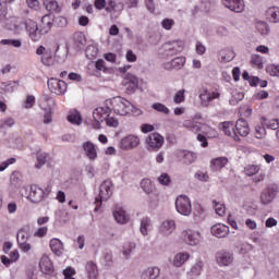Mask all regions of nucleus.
Returning <instances> with one entry per match:
<instances>
[{
  "mask_svg": "<svg viewBox=\"0 0 279 279\" xmlns=\"http://www.w3.org/2000/svg\"><path fill=\"white\" fill-rule=\"evenodd\" d=\"M106 106H109L110 109L120 117H125L126 114H130L133 108L132 102L121 96H117L111 98L110 100H106Z\"/></svg>",
  "mask_w": 279,
  "mask_h": 279,
  "instance_id": "f257e3e1",
  "label": "nucleus"
},
{
  "mask_svg": "<svg viewBox=\"0 0 279 279\" xmlns=\"http://www.w3.org/2000/svg\"><path fill=\"white\" fill-rule=\"evenodd\" d=\"M112 197V181L105 180L99 186L98 197L95 199V213H99L104 202H108Z\"/></svg>",
  "mask_w": 279,
  "mask_h": 279,
  "instance_id": "f03ea898",
  "label": "nucleus"
},
{
  "mask_svg": "<svg viewBox=\"0 0 279 279\" xmlns=\"http://www.w3.org/2000/svg\"><path fill=\"white\" fill-rule=\"evenodd\" d=\"M175 208L179 215H183V217H191L193 213V205L191 204V198L186 195H180L175 199Z\"/></svg>",
  "mask_w": 279,
  "mask_h": 279,
  "instance_id": "7ed1b4c3",
  "label": "nucleus"
},
{
  "mask_svg": "<svg viewBox=\"0 0 279 279\" xmlns=\"http://www.w3.org/2000/svg\"><path fill=\"white\" fill-rule=\"evenodd\" d=\"M112 109L110 108V105H106L105 107H98L94 110L93 117H94V123L93 128L94 130H99L101 128V123L110 117V112Z\"/></svg>",
  "mask_w": 279,
  "mask_h": 279,
  "instance_id": "20e7f679",
  "label": "nucleus"
},
{
  "mask_svg": "<svg viewBox=\"0 0 279 279\" xmlns=\"http://www.w3.org/2000/svg\"><path fill=\"white\" fill-rule=\"evenodd\" d=\"M49 193H51L49 187H47L45 191L38 185H31L29 195L26 196V199L32 202V204H40V202H43V199H45Z\"/></svg>",
  "mask_w": 279,
  "mask_h": 279,
  "instance_id": "39448f33",
  "label": "nucleus"
},
{
  "mask_svg": "<svg viewBox=\"0 0 279 279\" xmlns=\"http://www.w3.org/2000/svg\"><path fill=\"white\" fill-rule=\"evenodd\" d=\"M32 234L29 233L28 228H22L17 231L16 241L20 250L27 254V252H32V244H29V238Z\"/></svg>",
  "mask_w": 279,
  "mask_h": 279,
  "instance_id": "423d86ee",
  "label": "nucleus"
},
{
  "mask_svg": "<svg viewBox=\"0 0 279 279\" xmlns=\"http://www.w3.org/2000/svg\"><path fill=\"white\" fill-rule=\"evenodd\" d=\"M181 239L184 243L192 246L199 245L204 241V236H202L199 231H193L191 229L183 230Z\"/></svg>",
  "mask_w": 279,
  "mask_h": 279,
  "instance_id": "0eeeda50",
  "label": "nucleus"
},
{
  "mask_svg": "<svg viewBox=\"0 0 279 279\" xmlns=\"http://www.w3.org/2000/svg\"><path fill=\"white\" fill-rule=\"evenodd\" d=\"M148 151H158L165 145V137L159 133H151L146 137Z\"/></svg>",
  "mask_w": 279,
  "mask_h": 279,
  "instance_id": "6e6552de",
  "label": "nucleus"
},
{
  "mask_svg": "<svg viewBox=\"0 0 279 279\" xmlns=\"http://www.w3.org/2000/svg\"><path fill=\"white\" fill-rule=\"evenodd\" d=\"M141 145V138L137 135L131 134L126 135L119 142L120 149L124 151H130V149H136Z\"/></svg>",
  "mask_w": 279,
  "mask_h": 279,
  "instance_id": "1a4fd4ad",
  "label": "nucleus"
},
{
  "mask_svg": "<svg viewBox=\"0 0 279 279\" xmlns=\"http://www.w3.org/2000/svg\"><path fill=\"white\" fill-rule=\"evenodd\" d=\"M41 110H44L46 113L44 114V123L47 125L53 121L51 114V106H53V98L49 96H44L43 101L39 104Z\"/></svg>",
  "mask_w": 279,
  "mask_h": 279,
  "instance_id": "9d476101",
  "label": "nucleus"
},
{
  "mask_svg": "<svg viewBox=\"0 0 279 279\" xmlns=\"http://www.w3.org/2000/svg\"><path fill=\"white\" fill-rule=\"evenodd\" d=\"M36 54L41 56L40 62L46 66H51L53 64V50L51 48H46L45 46H39L36 49Z\"/></svg>",
  "mask_w": 279,
  "mask_h": 279,
  "instance_id": "9b49d317",
  "label": "nucleus"
},
{
  "mask_svg": "<svg viewBox=\"0 0 279 279\" xmlns=\"http://www.w3.org/2000/svg\"><path fill=\"white\" fill-rule=\"evenodd\" d=\"M48 88L50 93L54 95H64L66 93V82L58 80V78H50L48 80Z\"/></svg>",
  "mask_w": 279,
  "mask_h": 279,
  "instance_id": "f8f14e48",
  "label": "nucleus"
},
{
  "mask_svg": "<svg viewBox=\"0 0 279 279\" xmlns=\"http://www.w3.org/2000/svg\"><path fill=\"white\" fill-rule=\"evenodd\" d=\"M216 263L219 267H230L234 263V255L228 251H219L216 253Z\"/></svg>",
  "mask_w": 279,
  "mask_h": 279,
  "instance_id": "ddd939ff",
  "label": "nucleus"
},
{
  "mask_svg": "<svg viewBox=\"0 0 279 279\" xmlns=\"http://www.w3.org/2000/svg\"><path fill=\"white\" fill-rule=\"evenodd\" d=\"M182 49H184L182 41H170L163 45V54H166L167 58H171V56L181 53Z\"/></svg>",
  "mask_w": 279,
  "mask_h": 279,
  "instance_id": "4468645a",
  "label": "nucleus"
},
{
  "mask_svg": "<svg viewBox=\"0 0 279 279\" xmlns=\"http://www.w3.org/2000/svg\"><path fill=\"white\" fill-rule=\"evenodd\" d=\"M25 27L33 43H38L40 38V28H38V23L34 20H26Z\"/></svg>",
  "mask_w": 279,
  "mask_h": 279,
  "instance_id": "2eb2a0df",
  "label": "nucleus"
},
{
  "mask_svg": "<svg viewBox=\"0 0 279 279\" xmlns=\"http://www.w3.org/2000/svg\"><path fill=\"white\" fill-rule=\"evenodd\" d=\"M175 228H177L175 220L167 219L160 223L158 228V232L160 236L167 238V236H171V234L175 232Z\"/></svg>",
  "mask_w": 279,
  "mask_h": 279,
  "instance_id": "dca6fc26",
  "label": "nucleus"
},
{
  "mask_svg": "<svg viewBox=\"0 0 279 279\" xmlns=\"http://www.w3.org/2000/svg\"><path fill=\"white\" fill-rule=\"evenodd\" d=\"M122 84L126 87V93L132 95V93L138 88V77H136L134 74L128 73L124 75Z\"/></svg>",
  "mask_w": 279,
  "mask_h": 279,
  "instance_id": "f3484780",
  "label": "nucleus"
},
{
  "mask_svg": "<svg viewBox=\"0 0 279 279\" xmlns=\"http://www.w3.org/2000/svg\"><path fill=\"white\" fill-rule=\"evenodd\" d=\"M219 97H221L219 92L210 93L208 89H205L199 94L201 106H203V108H208L213 99H219Z\"/></svg>",
  "mask_w": 279,
  "mask_h": 279,
  "instance_id": "a211bd4d",
  "label": "nucleus"
},
{
  "mask_svg": "<svg viewBox=\"0 0 279 279\" xmlns=\"http://www.w3.org/2000/svg\"><path fill=\"white\" fill-rule=\"evenodd\" d=\"M82 147H83V151H84V155L86 156V158H88V160H90L92 162L95 161V159L98 156L97 145H95L90 141H87L82 144Z\"/></svg>",
  "mask_w": 279,
  "mask_h": 279,
  "instance_id": "6ab92c4d",
  "label": "nucleus"
},
{
  "mask_svg": "<svg viewBox=\"0 0 279 279\" xmlns=\"http://www.w3.org/2000/svg\"><path fill=\"white\" fill-rule=\"evenodd\" d=\"M210 232L213 236H216L217 239H226V236L230 234V227L223 223H217L210 228Z\"/></svg>",
  "mask_w": 279,
  "mask_h": 279,
  "instance_id": "aec40b11",
  "label": "nucleus"
},
{
  "mask_svg": "<svg viewBox=\"0 0 279 279\" xmlns=\"http://www.w3.org/2000/svg\"><path fill=\"white\" fill-rule=\"evenodd\" d=\"M222 5L231 10V12L241 13L245 10V2L243 0H222Z\"/></svg>",
  "mask_w": 279,
  "mask_h": 279,
  "instance_id": "412c9836",
  "label": "nucleus"
},
{
  "mask_svg": "<svg viewBox=\"0 0 279 279\" xmlns=\"http://www.w3.org/2000/svg\"><path fill=\"white\" fill-rule=\"evenodd\" d=\"M113 218L116 219L117 223L124 226L130 221V214L125 211L123 207L117 206L113 210Z\"/></svg>",
  "mask_w": 279,
  "mask_h": 279,
  "instance_id": "4be33fe9",
  "label": "nucleus"
},
{
  "mask_svg": "<svg viewBox=\"0 0 279 279\" xmlns=\"http://www.w3.org/2000/svg\"><path fill=\"white\" fill-rule=\"evenodd\" d=\"M184 64H186V58L177 57L172 59L170 62L165 63L163 69H166V71H171L173 69H175L177 71H180V69H182Z\"/></svg>",
  "mask_w": 279,
  "mask_h": 279,
  "instance_id": "5701e85b",
  "label": "nucleus"
},
{
  "mask_svg": "<svg viewBox=\"0 0 279 279\" xmlns=\"http://www.w3.org/2000/svg\"><path fill=\"white\" fill-rule=\"evenodd\" d=\"M234 134H239L240 136H243V137L250 134V124H247V121H245V119H239L235 122Z\"/></svg>",
  "mask_w": 279,
  "mask_h": 279,
  "instance_id": "b1692460",
  "label": "nucleus"
},
{
  "mask_svg": "<svg viewBox=\"0 0 279 279\" xmlns=\"http://www.w3.org/2000/svg\"><path fill=\"white\" fill-rule=\"evenodd\" d=\"M39 269L43 274H53V264L47 255H43L39 260Z\"/></svg>",
  "mask_w": 279,
  "mask_h": 279,
  "instance_id": "393cba45",
  "label": "nucleus"
},
{
  "mask_svg": "<svg viewBox=\"0 0 279 279\" xmlns=\"http://www.w3.org/2000/svg\"><path fill=\"white\" fill-rule=\"evenodd\" d=\"M85 271L88 279L99 278V269L97 268V264L93 260H89L85 264Z\"/></svg>",
  "mask_w": 279,
  "mask_h": 279,
  "instance_id": "a878e982",
  "label": "nucleus"
},
{
  "mask_svg": "<svg viewBox=\"0 0 279 279\" xmlns=\"http://www.w3.org/2000/svg\"><path fill=\"white\" fill-rule=\"evenodd\" d=\"M160 278V268L148 267L141 272V279H158Z\"/></svg>",
  "mask_w": 279,
  "mask_h": 279,
  "instance_id": "bb28decb",
  "label": "nucleus"
},
{
  "mask_svg": "<svg viewBox=\"0 0 279 279\" xmlns=\"http://www.w3.org/2000/svg\"><path fill=\"white\" fill-rule=\"evenodd\" d=\"M52 26L53 23L51 22V17H49V15H44L41 17V24L39 25V36H45V34H49Z\"/></svg>",
  "mask_w": 279,
  "mask_h": 279,
  "instance_id": "cd10ccee",
  "label": "nucleus"
},
{
  "mask_svg": "<svg viewBox=\"0 0 279 279\" xmlns=\"http://www.w3.org/2000/svg\"><path fill=\"white\" fill-rule=\"evenodd\" d=\"M226 165H228V157H217L210 160L209 167L211 171H221Z\"/></svg>",
  "mask_w": 279,
  "mask_h": 279,
  "instance_id": "c85d7f7f",
  "label": "nucleus"
},
{
  "mask_svg": "<svg viewBox=\"0 0 279 279\" xmlns=\"http://www.w3.org/2000/svg\"><path fill=\"white\" fill-rule=\"evenodd\" d=\"M190 258H191V254L186 252L178 253L173 257L172 265L173 267H182V265H184V263H186V260H189Z\"/></svg>",
  "mask_w": 279,
  "mask_h": 279,
  "instance_id": "c756f323",
  "label": "nucleus"
},
{
  "mask_svg": "<svg viewBox=\"0 0 279 279\" xmlns=\"http://www.w3.org/2000/svg\"><path fill=\"white\" fill-rule=\"evenodd\" d=\"M50 250H52L56 256H62V252H64V245L59 239H52L50 240Z\"/></svg>",
  "mask_w": 279,
  "mask_h": 279,
  "instance_id": "7c9ffc66",
  "label": "nucleus"
},
{
  "mask_svg": "<svg viewBox=\"0 0 279 279\" xmlns=\"http://www.w3.org/2000/svg\"><path fill=\"white\" fill-rule=\"evenodd\" d=\"M266 19L270 21V23H279V8L270 7L266 11Z\"/></svg>",
  "mask_w": 279,
  "mask_h": 279,
  "instance_id": "2f4dec72",
  "label": "nucleus"
},
{
  "mask_svg": "<svg viewBox=\"0 0 279 279\" xmlns=\"http://www.w3.org/2000/svg\"><path fill=\"white\" fill-rule=\"evenodd\" d=\"M151 228V219L144 217L140 222V232L143 236H147L149 234V229Z\"/></svg>",
  "mask_w": 279,
  "mask_h": 279,
  "instance_id": "473e14b6",
  "label": "nucleus"
},
{
  "mask_svg": "<svg viewBox=\"0 0 279 279\" xmlns=\"http://www.w3.org/2000/svg\"><path fill=\"white\" fill-rule=\"evenodd\" d=\"M136 250V243L134 242H128L123 245L122 248V255L126 260H130V257L132 256V252Z\"/></svg>",
  "mask_w": 279,
  "mask_h": 279,
  "instance_id": "72a5a7b5",
  "label": "nucleus"
},
{
  "mask_svg": "<svg viewBox=\"0 0 279 279\" xmlns=\"http://www.w3.org/2000/svg\"><path fill=\"white\" fill-rule=\"evenodd\" d=\"M245 95L243 93L239 92V89H232L231 90V98L229 99L230 106H236L239 101H243V98Z\"/></svg>",
  "mask_w": 279,
  "mask_h": 279,
  "instance_id": "f704fd0d",
  "label": "nucleus"
},
{
  "mask_svg": "<svg viewBox=\"0 0 279 279\" xmlns=\"http://www.w3.org/2000/svg\"><path fill=\"white\" fill-rule=\"evenodd\" d=\"M184 165H193L197 160V155L193 151L183 150L181 151Z\"/></svg>",
  "mask_w": 279,
  "mask_h": 279,
  "instance_id": "c9c22d12",
  "label": "nucleus"
},
{
  "mask_svg": "<svg viewBox=\"0 0 279 279\" xmlns=\"http://www.w3.org/2000/svg\"><path fill=\"white\" fill-rule=\"evenodd\" d=\"M68 121L72 123V125H82V116L77 110L70 111Z\"/></svg>",
  "mask_w": 279,
  "mask_h": 279,
  "instance_id": "e433bc0d",
  "label": "nucleus"
},
{
  "mask_svg": "<svg viewBox=\"0 0 279 279\" xmlns=\"http://www.w3.org/2000/svg\"><path fill=\"white\" fill-rule=\"evenodd\" d=\"M202 269H204V262L198 259L190 269V274L194 277L202 276Z\"/></svg>",
  "mask_w": 279,
  "mask_h": 279,
  "instance_id": "4c0bfd02",
  "label": "nucleus"
},
{
  "mask_svg": "<svg viewBox=\"0 0 279 279\" xmlns=\"http://www.w3.org/2000/svg\"><path fill=\"white\" fill-rule=\"evenodd\" d=\"M19 86V82L16 81H9V82H2L1 83V90H4V93H14V89Z\"/></svg>",
  "mask_w": 279,
  "mask_h": 279,
  "instance_id": "58836bf2",
  "label": "nucleus"
},
{
  "mask_svg": "<svg viewBox=\"0 0 279 279\" xmlns=\"http://www.w3.org/2000/svg\"><path fill=\"white\" fill-rule=\"evenodd\" d=\"M97 53H99V49L95 45L87 46L85 50V56L88 60H93L97 58Z\"/></svg>",
  "mask_w": 279,
  "mask_h": 279,
  "instance_id": "ea45409f",
  "label": "nucleus"
},
{
  "mask_svg": "<svg viewBox=\"0 0 279 279\" xmlns=\"http://www.w3.org/2000/svg\"><path fill=\"white\" fill-rule=\"evenodd\" d=\"M44 5L48 12H60V7L56 0H45Z\"/></svg>",
  "mask_w": 279,
  "mask_h": 279,
  "instance_id": "a19ab883",
  "label": "nucleus"
},
{
  "mask_svg": "<svg viewBox=\"0 0 279 279\" xmlns=\"http://www.w3.org/2000/svg\"><path fill=\"white\" fill-rule=\"evenodd\" d=\"M219 56L222 62H231V60H234V52L232 50H220Z\"/></svg>",
  "mask_w": 279,
  "mask_h": 279,
  "instance_id": "79ce46f5",
  "label": "nucleus"
},
{
  "mask_svg": "<svg viewBox=\"0 0 279 279\" xmlns=\"http://www.w3.org/2000/svg\"><path fill=\"white\" fill-rule=\"evenodd\" d=\"M256 29L259 32L260 36H268L269 35V24L266 22H257Z\"/></svg>",
  "mask_w": 279,
  "mask_h": 279,
  "instance_id": "37998d69",
  "label": "nucleus"
},
{
  "mask_svg": "<svg viewBox=\"0 0 279 279\" xmlns=\"http://www.w3.org/2000/svg\"><path fill=\"white\" fill-rule=\"evenodd\" d=\"M220 128L227 136H232V132H234V124L232 122H221Z\"/></svg>",
  "mask_w": 279,
  "mask_h": 279,
  "instance_id": "c03bdc74",
  "label": "nucleus"
},
{
  "mask_svg": "<svg viewBox=\"0 0 279 279\" xmlns=\"http://www.w3.org/2000/svg\"><path fill=\"white\" fill-rule=\"evenodd\" d=\"M262 125L268 128L269 130H278L279 123L276 119L267 120L265 118L262 119Z\"/></svg>",
  "mask_w": 279,
  "mask_h": 279,
  "instance_id": "a18cd8bd",
  "label": "nucleus"
},
{
  "mask_svg": "<svg viewBox=\"0 0 279 279\" xmlns=\"http://www.w3.org/2000/svg\"><path fill=\"white\" fill-rule=\"evenodd\" d=\"M260 171V166L258 165H248L244 168V172L246 175L252 177L256 175Z\"/></svg>",
  "mask_w": 279,
  "mask_h": 279,
  "instance_id": "49530a36",
  "label": "nucleus"
},
{
  "mask_svg": "<svg viewBox=\"0 0 279 279\" xmlns=\"http://www.w3.org/2000/svg\"><path fill=\"white\" fill-rule=\"evenodd\" d=\"M47 158H49V155L47 153H40L37 155V163L35 165L36 169H40L46 165Z\"/></svg>",
  "mask_w": 279,
  "mask_h": 279,
  "instance_id": "de8ad7c7",
  "label": "nucleus"
},
{
  "mask_svg": "<svg viewBox=\"0 0 279 279\" xmlns=\"http://www.w3.org/2000/svg\"><path fill=\"white\" fill-rule=\"evenodd\" d=\"M260 202L264 205L271 204L274 202V194H271V192H263L260 195Z\"/></svg>",
  "mask_w": 279,
  "mask_h": 279,
  "instance_id": "09e8293b",
  "label": "nucleus"
},
{
  "mask_svg": "<svg viewBox=\"0 0 279 279\" xmlns=\"http://www.w3.org/2000/svg\"><path fill=\"white\" fill-rule=\"evenodd\" d=\"M141 186L143 191H145L147 194L151 193L154 191V185H151V180L149 179H144L141 182Z\"/></svg>",
  "mask_w": 279,
  "mask_h": 279,
  "instance_id": "8fccbe9b",
  "label": "nucleus"
},
{
  "mask_svg": "<svg viewBox=\"0 0 279 279\" xmlns=\"http://www.w3.org/2000/svg\"><path fill=\"white\" fill-rule=\"evenodd\" d=\"M214 208L216 210V214L219 215V217H223L226 215V205L220 204L217 201H214Z\"/></svg>",
  "mask_w": 279,
  "mask_h": 279,
  "instance_id": "3c124183",
  "label": "nucleus"
},
{
  "mask_svg": "<svg viewBox=\"0 0 279 279\" xmlns=\"http://www.w3.org/2000/svg\"><path fill=\"white\" fill-rule=\"evenodd\" d=\"M208 130V125L202 124V122L194 121V124L192 125L191 132H206Z\"/></svg>",
  "mask_w": 279,
  "mask_h": 279,
  "instance_id": "603ef678",
  "label": "nucleus"
},
{
  "mask_svg": "<svg viewBox=\"0 0 279 279\" xmlns=\"http://www.w3.org/2000/svg\"><path fill=\"white\" fill-rule=\"evenodd\" d=\"M151 108L157 112H162V114H169V108L160 102L153 104Z\"/></svg>",
  "mask_w": 279,
  "mask_h": 279,
  "instance_id": "864d4df0",
  "label": "nucleus"
},
{
  "mask_svg": "<svg viewBox=\"0 0 279 279\" xmlns=\"http://www.w3.org/2000/svg\"><path fill=\"white\" fill-rule=\"evenodd\" d=\"M252 250H254V246L252 244L245 242L239 246V254H250V252H252Z\"/></svg>",
  "mask_w": 279,
  "mask_h": 279,
  "instance_id": "5fc2aeb1",
  "label": "nucleus"
},
{
  "mask_svg": "<svg viewBox=\"0 0 279 279\" xmlns=\"http://www.w3.org/2000/svg\"><path fill=\"white\" fill-rule=\"evenodd\" d=\"M157 180L162 186H169L171 184V177L168 173H162Z\"/></svg>",
  "mask_w": 279,
  "mask_h": 279,
  "instance_id": "6e6d98bb",
  "label": "nucleus"
},
{
  "mask_svg": "<svg viewBox=\"0 0 279 279\" xmlns=\"http://www.w3.org/2000/svg\"><path fill=\"white\" fill-rule=\"evenodd\" d=\"M266 71L272 77H279V65L270 64L266 68Z\"/></svg>",
  "mask_w": 279,
  "mask_h": 279,
  "instance_id": "4d7b16f0",
  "label": "nucleus"
},
{
  "mask_svg": "<svg viewBox=\"0 0 279 279\" xmlns=\"http://www.w3.org/2000/svg\"><path fill=\"white\" fill-rule=\"evenodd\" d=\"M14 119L7 118L0 121V130H5L7 128H13L14 125Z\"/></svg>",
  "mask_w": 279,
  "mask_h": 279,
  "instance_id": "13d9d810",
  "label": "nucleus"
},
{
  "mask_svg": "<svg viewBox=\"0 0 279 279\" xmlns=\"http://www.w3.org/2000/svg\"><path fill=\"white\" fill-rule=\"evenodd\" d=\"M22 180H23V177L21 175V172H13L10 177V182L14 186H16L17 184H21Z\"/></svg>",
  "mask_w": 279,
  "mask_h": 279,
  "instance_id": "bf43d9fd",
  "label": "nucleus"
},
{
  "mask_svg": "<svg viewBox=\"0 0 279 279\" xmlns=\"http://www.w3.org/2000/svg\"><path fill=\"white\" fill-rule=\"evenodd\" d=\"M0 44L9 45L10 47H15V48H19L22 45L21 40L19 39H2Z\"/></svg>",
  "mask_w": 279,
  "mask_h": 279,
  "instance_id": "052dcab7",
  "label": "nucleus"
},
{
  "mask_svg": "<svg viewBox=\"0 0 279 279\" xmlns=\"http://www.w3.org/2000/svg\"><path fill=\"white\" fill-rule=\"evenodd\" d=\"M173 25H175V21L171 20V19H163L161 21V27L163 29L170 31L173 28Z\"/></svg>",
  "mask_w": 279,
  "mask_h": 279,
  "instance_id": "680f3d73",
  "label": "nucleus"
},
{
  "mask_svg": "<svg viewBox=\"0 0 279 279\" xmlns=\"http://www.w3.org/2000/svg\"><path fill=\"white\" fill-rule=\"evenodd\" d=\"M251 62L252 64H254V66H257V69H263V57L258 54H253Z\"/></svg>",
  "mask_w": 279,
  "mask_h": 279,
  "instance_id": "e2e57ef3",
  "label": "nucleus"
},
{
  "mask_svg": "<svg viewBox=\"0 0 279 279\" xmlns=\"http://www.w3.org/2000/svg\"><path fill=\"white\" fill-rule=\"evenodd\" d=\"M266 134L265 125L255 128V138H265Z\"/></svg>",
  "mask_w": 279,
  "mask_h": 279,
  "instance_id": "0e129e2a",
  "label": "nucleus"
},
{
  "mask_svg": "<svg viewBox=\"0 0 279 279\" xmlns=\"http://www.w3.org/2000/svg\"><path fill=\"white\" fill-rule=\"evenodd\" d=\"M112 253H105L104 258H102V264L105 267H112Z\"/></svg>",
  "mask_w": 279,
  "mask_h": 279,
  "instance_id": "69168bd1",
  "label": "nucleus"
},
{
  "mask_svg": "<svg viewBox=\"0 0 279 279\" xmlns=\"http://www.w3.org/2000/svg\"><path fill=\"white\" fill-rule=\"evenodd\" d=\"M184 93H186V90H184V89H181L175 93V95L173 97L174 104H182V101H184Z\"/></svg>",
  "mask_w": 279,
  "mask_h": 279,
  "instance_id": "338daca9",
  "label": "nucleus"
},
{
  "mask_svg": "<svg viewBox=\"0 0 279 279\" xmlns=\"http://www.w3.org/2000/svg\"><path fill=\"white\" fill-rule=\"evenodd\" d=\"M64 279H75L73 276H75V269L69 267L63 270Z\"/></svg>",
  "mask_w": 279,
  "mask_h": 279,
  "instance_id": "774afa93",
  "label": "nucleus"
}]
</instances>
